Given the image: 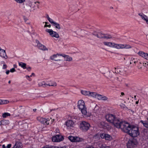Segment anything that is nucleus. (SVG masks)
<instances>
[{
	"instance_id": "obj_53",
	"label": "nucleus",
	"mask_w": 148,
	"mask_h": 148,
	"mask_svg": "<svg viewBox=\"0 0 148 148\" xmlns=\"http://www.w3.org/2000/svg\"><path fill=\"white\" fill-rule=\"evenodd\" d=\"M10 72V71H9L8 70H7L6 72V74L7 75H8L9 74Z\"/></svg>"
},
{
	"instance_id": "obj_33",
	"label": "nucleus",
	"mask_w": 148,
	"mask_h": 148,
	"mask_svg": "<svg viewBox=\"0 0 148 148\" xmlns=\"http://www.w3.org/2000/svg\"><path fill=\"white\" fill-rule=\"evenodd\" d=\"M90 95L91 96L94 97H95L96 95L97 94V93L96 92H90Z\"/></svg>"
},
{
	"instance_id": "obj_38",
	"label": "nucleus",
	"mask_w": 148,
	"mask_h": 148,
	"mask_svg": "<svg viewBox=\"0 0 148 148\" xmlns=\"http://www.w3.org/2000/svg\"><path fill=\"white\" fill-rule=\"evenodd\" d=\"M17 3H22L25 1V0H14Z\"/></svg>"
},
{
	"instance_id": "obj_63",
	"label": "nucleus",
	"mask_w": 148,
	"mask_h": 148,
	"mask_svg": "<svg viewBox=\"0 0 148 148\" xmlns=\"http://www.w3.org/2000/svg\"><path fill=\"white\" fill-rule=\"evenodd\" d=\"M30 77V76H29V75H26V77H28V78H29V77Z\"/></svg>"
},
{
	"instance_id": "obj_25",
	"label": "nucleus",
	"mask_w": 148,
	"mask_h": 148,
	"mask_svg": "<svg viewBox=\"0 0 148 148\" xmlns=\"http://www.w3.org/2000/svg\"><path fill=\"white\" fill-rule=\"evenodd\" d=\"M104 34H102L101 32H99L98 33L97 37L100 39L104 38Z\"/></svg>"
},
{
	"instance_id": "obj_12",
	"label": "nucleus",
	"mask_w": 148,
	"mask_h": 148,
	"mask_svg": "<svg viewBox=\"0 0 148 148\" xmlns=\"http://www.w3.org/2000/svg\"><path fill=\"white\" fill-rule=\"evenodd\" d=\"M63 56L62 54H59L58 53H57L56 54H54L52 56H50V59L51 60H54L56 61H60L61 60L60 59H56V58H57V56Z\"/></svg>"
},
{
	"instance_id": "obj_10",
	"label": "nucleus",
	"mask_w": 148,
	"mask_h": 148,
	"mask_svg": "<svg viewBox=\"0 0 148 148\" xmlns=\"http://www.w3.org/2000/svg\"><path fill=\"white\" fill-rule=\"evenodd\" d=\"M138 54L144 59L148 60V53L140 51L138 53Z\"/></svg>"
},
{
	"instance_id": "obj_15",
	"label": "nucleus",
	"mask_w": 148,
	"mask_h": 148,
	"mask_svg": "<svg viewBox=\"0 0 148 148\" xmlns=\"http://www.w3.org/2000/svg\"><path fill=\"white\" fill-rule=\"evenodd\" d=\"M74 122L71 120H69L65 122V125L68 127H72L74 124Z\"/></svg>"
},
{
	"instance_id": "obj_2",
	"label": "nucleus",
	"mask_w": 148,
	"mask_h": 148,
	"mask_svg": "<svg viewBox=\"0 0 148 148\" xmlns=\"http://www.w3.org/2000/svg\"><path fill=\"white\" fill-rule=\"evenodd\" d=\"M103 43L105 45L111 47L119 49H129L131 48L132 47L129 45L118 44L113 42H104Z\"/></svg>"
},
{
	"instance_id": "obj_46",
	"label": "nucleus",
	"mask_w": 148,
	"mask_h": 148,
	"mask_svg": "<svg viewBox=\"0 0 148 148\" xmlns=\"http://www.w3.org/2000/svg\"><path fill=\"white\" fill-rule=\"evenodd\" d=\"M7 66L5 64H3V69H6L7 68Z\"/></svg>"
},
{
	"instance_id": "obj_54",
	"label": "nucleus",
	"mask_w": 148,
	"mask_h": 148,
	"mask_svg": "<svg viewBox=\"0 0 148 148\" xmlns=\"http://www.w3.org/2000/svg\"><path fill=\"white\" fill-rule=\"evenodd\" d=\"M143 14V13H142V14L141 13H139L138 14V15L139 16H141V17L142 16Z\"/></svg>"
},
{
	"instance_id": "obj_37",
	"label": "nucleus",
	"mask_w": 148,
	"mask_h": 148,
	"mask_svg": "<svg viewBox=\"0 0 148 148\" xmlns=\"http://www.w3.org/2000/svg\"><path fill=\"white\" fill-rule=\"evenodd\" d=\"M101 96H102V95L98 94H97L95 98H97L99 100H101Z\"/></svg>"
},
{
	"instance_id": "obj_27",
	"label": "nucleus",
	"mask_w": 148,
	"mask_h": 148,
	"mask_svg": "<svg viewBox=\"0 0 148 148\" xmlns=\"http://www.w3.org/2000/svg\"><path fill=\"white\" fill-rule=\"evenodd\" d=\"M52 25L55 26L56 28L59 29H61V27H60V24L59 23L55 22H54V23Z\"/></svg>"
},
{
	"instance_id": "obj_52",
	"label": "nucleus",
	"mask_w": 148,
	"mask_h": 148,
	"mask_svg": "<svg viewBox=\"0 0 148 148\" xmlns=\"http://www.w3.org/2000/svg\"><path fill=\"white\" fill-rule=\"evenodd\" d=\"M47 125L49 124V123L48 122L49 121H50L49 119V118H47Z\"/></svg>"
},
{
	"instance_id": "obj_26",
	"label": "nucleus",
	"mask_w": 148,
	"mask_h": 148,
	"mask_svg": "<svg viewBox=\"0 0 148 148\" xmlns=\"http://www.w3.org/2000/svg\"><path fill=\"white\" fill-rule=\"evenodd\" d=\"M83 140V139L80 138L78 137H75V142H79L82 141Z\"/></svg>"
},
{
	"instance_id": "obj_50",
	"label": "nucleus",
	"mask_w": 148,
	"mask_h": 148,
	"mask_svg": "<svg viewBox=\"0 0 148 148\" xmlns=\"http://www.w3.org/2000/svg\"><path fill=\"white\" fill-rule=\"evenodd\" d=\"M55 132L56 133H59L60 132V131L58 129H56V130H55Z\"/></svg>"
},
{
	"instance_id": "obj_48",
	"label": "nucleus",
	"mask_w": 148,
	"mask_h": 148,
	"mask_svg": "<svg viewBox=\"0 0 148 148\" xmlns=\"http://www.w3.org/2000/svg\"><path fill=\"white\" fill-rule=\"evenodd\" d=\"M51 27V25L49 23L47 22V27Z\"/></svg>"
},
{
	"instance_id": "obj_55",
	"label": "nucleus",
	"mask_w": 148,
	"mask_h": 148,
	"mask_svg": "<svg viewBox=\"0 0 148 148\" xmlns=\"http://www.w3.org/2000/svg\"><path fill=\"white\" fill-rule=\"evenodd\" d=\"M2 148H6V147H5L4 145H2Z\"/></svg>"
},
{
	"instance_id": "obj_35",
	"label": "nucleus",
	"mask_w": 148,
	"mask_h": 148,
	"mask_svg": "<svg viewBox=\"0 0 148 148\" xmlns=\"http://www.w3.org/2000/svg\"><path fill=\"white\" fill-rule=\"evenodd\" d=\"M18 112L21 114H22L25 112V110L24 108H21L18 110Z\"/></svg>"
},
{
	"instance_id": "obj_40",
	"label": "nucleus",
	"mask_w": 148,
	"mask_h": 148,
	"mask_svg": "<svg viewBox=\"0 0 148 148\" xmlns=\"http://www.w3.org/2000/svg\"><path fill=\"white\" fill-rule=\"evenodd\" d=\"M16 70L14 68H12L10 70V72L11 73H13L16 71Z\"/></svg>"
},
{
	"instance_id": "obj_34",
	"label": "nucleus",
	"mask_w": 148,
	"mask_h": 148,
	"mask_svg": "<svg viewBox=\"0 0 148 148\" xmlns=\"http://www.w3.org/2000/svg\"><path fill=\"white\" fill-rule=\"evenodd\" d=\"M122 70L121 69H116L115 68V72L116 73H121Z\"/></svg>"
},
{
	"instance_id": "obj_39",
	"label": "nucleus",
	"mask_w": 148,
	"mask_h": 148,
	"mask_svg": "<svg viewBox=\"0 0 148 148\" xmlns=\"http://www.w3.org/2000/svg\"><path fill=\"white\" fill-rule=\"evenodd\" d=\"M101 99L103 100H106L108 99V98L106 96L102 95V96L101 97Z\"/></svg>"
},
{
	"instance_id": "obj_51",
	"label": "nucleus",
	"mask_w": 148,
	"mask_h": 148,
	"mask_svg": "<svg viewBox=\"0 0 148 148\" xmlns=\"http://www.w3.org/2000/svg\"><path fill=\"white\" fill-rule=\"evenodd\" d=\"M148 62H147V64L146 63H144V62L143 63V66H146V64H147V65H148Z\"/></svg>"
},
{
	"instance_id": "obj_47",
	"label": "nucleus",
	"mask_w": 148,
	"mask_h": 148,
	"mask_svg": "<svg viewBox=\"0 0 148 148\" xmlns=\"http://www.w3.org/2000/svg\"><path fill=\"white\" fill-rule=\"evenodd\" d=\"M12 146V145L10 144L8 145L6 147V148H10Z\"/></svg>"
},
{
	"instance_id": "obj_23",
	"label": "nucleus",
	"mask_w": 148,
	"mask_h": 148,
	"mask_svg": "<svg viewBox=\"0 0 148 148\" xmlns=\"http://www.w3.org/2000/svg\"><path fill=\"white\" fill-rule=\"evenodd\" d=\"M56 82H53L50 81L48 82V83H47V86L48 85L49 86H56Z\"/></svg>"
},
{
	"instance_id": "obj_13",
	"label": "nucleus",
	"mask_w": 148,
	"mask_h": 148,
	"mask_svg": "<svg viewBox=\"0 0 148 148\" xmlns=\"http://www.w3.org/2000/svg\"><path fill=\"white\" fill-rule=\"evenodd\" d=\"M108 124L107 123L105 122H102L100 123V127L101 128L106 129L108 128Z\"/></svg>"
},
{
	"instance_id": "obj_17",
	"label": "nucleus",
	"mask_w": 148,
	"mask_h": 148,
	"mask_svg": "<svg viewBox=\"0 0 148 148\" xmlns=\"http://www.w3.org/2000/svg\"><path fill=\"white\" fill-rule=\"evenodd\" d=\"M9 123V121L8 120H3L0 121V125H8Z\"/></svg>"
},
{
	"instance_id": "obj_43",
	"label": "nucleus",
	"mask_w": 148,
	"mask_h": 148,
	"mask_svg": "<svg viewBox=\"0 0 148 148\" xmlns=\"http://www.w3.org/2000/svg\"><path fill=\"white\" fill-rule=\"evenodd\" d=\"M26 69H27V70L29 71H30L31 70V67H26Z\"/></svg>"
},
{
	"instance_id": "obj_21",
	"label": "nucleus",
	"mask_w": 148,
	"mask_h": 148,
	"mask_svg": "<svg viewBox=\"0 0 148 148\" xmlns=\"http://www.w3.org/2000/svg\"><path fill=\"white\" fill-rule=\"evenodd\" d=\"M140 122L143 124L144 126L146 128H148V121H144L143 120H141Z\"/></svg>"
},
{
	"instance_id": "obj_1",
	"label": "nucleus",
	"mask_w": 148,
	"mask_h": 148,
	"mask_svg": "<svg viewBox=\"0 0 148 148\" xmlns=\"http://www.w3.org/2000/svg\"><path fill=\"white\" fill-rule=\"evenodd\" d=\"M106 121L118 129H121L122 132L126 133L131 137L137 138L140 135L139 127L138 125L131 124L112 114H108L105 116Z\"/></svg>"
},
{
	"instance_id": "obj_9",
	"label": "nucleus",
	"mask_w": 148,
	"mask_h": 148,
	"mask_svg": "<svg viewBox=\"0 0 148 148\" xmlns=\"http://www.w3.org/2000/svg\"><path fill=\"white\" fill-rule=\"evenodd\" d=\"M36 42L37 44V47L39 49L42 50H45L46 49V47L40 43L38 40H36Z\"/></svg>"
},
{
	"instance_id": "obj_16",
	"label": "nucleus",
	"mask_w": 148,
	"mask_h": 148,
	"mask_svg": "<svg viewBox=\"0 0 148 148\" xmlns=\"http://www.w3.org/2000/svg\"><path fill=\"white\" fill-rule=\"evenodd\" d=\"M37 120L43 124L46 123V119L45 118L38 117L37 118Z\"/></svg>"
},
{
	"instance_id": "obj_41",
	"label": "nucleus",
	"mask_w": 148,
	"mask_h": 148,
	"mask_svg": "<svg viewBox=\"0 0 148 148\" xmlns=\"http://www.w3.org/2000/svg\"><path fill=\"white\" fill-rule=\"evenodd\" d=\"M97 34H98V33H97V32L95 31L94 32L92 33V34L93 35L95 36H96V37H97Z\"/></svg>"
},
{
	"instance_id": "obj_19",
	"label": "nucleus",
	"mask_w": 148,
	"mask_h": 148,
	"mask_svg": "<svg viewBox=\"0 0 148 148\" xmlns=\"http://www.w3.org/2000/svg\"><path fill=\"white\" fill-rule=\"evenodd\" d=\"M62 56L63 57L66 58V61H71L72 60V58L68 55H64Z\"/></svg>"
},
{
	"instance_id": "obj_22",
	"label": "nucleus",
	"mask_w": 148,
	"mask_h": 148,
	"mask_svg": "<svg viewBox=\"0 0 148 148\" xmlns=\"http://www.w3.org/2000/svg\"><path fill=\"white\" fill-rule=\"evenodd\" d=\"M79 110L81 111L82 114L84 115H86L87 114V112L86 106L84 108L80 109Z\"/></svg>"
},
{
	"instance_id": "obj_36",
	"label": "nucleus",
	"mask_w": 148,
	"mask_h": 148,
	"mask_svg": "<svg viewBox=\"0 0 148 148\" xmlns=\"http://www.w3.org/2000/svg\"><path fill=\"white\" fill-rule=\"evenodd\" d=\"M142 19L145 21L148 18L147 16L143 14L142 16L141 17Z\"/></svg>"
},
{
	"instance_id": "obj_60",
	"label": "nucleus",
	"mask_w": 148,
	"mask_h": 148,
	"mask_svg": "<svg viewBox=\"0 0 148 148\" xmlns=\"http://www.w3.org/2000/svg\"><path fill=\"white\" fill-rule=\"evenodd\" d=\"M55 109H50V111L49 112H51V111H52V110H54Z\"/></svg>"
},
{
	"instance_id": "obj_45",
	"label": "nucleus",
	"mask_w": 148,
	"mask_h": 148,
	"mask_svg": "<svg viewBox=\"0 0 148 148\" xmlns=\"http://www.w3.org/2000/svg\"><path fill=\"white\" fill-rule=\"evenodd\" d=\"M34 3L36 4V5L37 6L38 8H39V2H35Z\"/></svg>"
},
{
	"instance_id": "obj_58",
	"label": "nucleus",
	"mask_w": 148,
	"mask_h": 148,
	"mask_svg": "<svg viewBox=\"0 0 148 148\" xmlns=\"http://www.w3.org/2000/svg\"><path fill=\"white\" fill-rule=\"evenodd\" d=\"M121 94L122 96H123L125 95L124 93L123 92H121Z\"/></svg>"
},
{
	"instance_id": "obj_56",
	"label": "nucleus",
	"mask_w": 148,
	"mask_h": 148,
	"mask_svg": "<svg viewBox=\"0 0 148 148\" xmlns=\"http://www.w3.org/2000/svg\"><path fill=\"white\" fill-rule=\"evenodd\" d=\"M44 23H45V25H44V27H46V22H43V23L44 24Z\"/></svg>"
},
{
	"instance_id": "obj_5",
	"label": "nucleus",
	"mask_w": 148,
	"mask_h": 148,
	"mask_svg": "<svg viewBox=\"0 0 148 148\" xmlns=\"http://www.w3.org/2000/svg\"><path fill=\"white\" fill-rule=\"evenodd\" d=\"M98 136H99V138L100 137L101 139H104L106 140L110 141L112 139V138L111 135L105 133H101L99 135L97 134H96L95 137Z\"/></svg>"
},
{
	"instance_id": "obj_28",
	"label": "nucleus",
	"mask_w": 148,
	"mask_h": 148,
	"mask_svg": "<svg viewBox=\"0 0 148 148\" xmlns=\"http://www.w3.org/2000/svg\"><path fill=\"white\" fill-rule=\"evenodd\" d=\"M47 148H66L65 146L59 147H56L54 146H49V145H47Z\"/></svg>"
},
{
	"instance_id": "obj_7",
	"label": "nucleus",
	"mask_w": 148,
	"mask_h": 148,
	"mask_svg": "<svg viewBox=\"0 0 148 148\" xmlns=\"http://www.w3.org/2000/svg\"><path fill=\"white\" fill-rule=\"evenodd\" d=\"M47 32L49 33V35L52 37L57 38H59L60 36L56 32L53 31L51 29H47Z\"/></svg>"
},
{
	"instance_id": "obj_31",
	"label": "nucleus",
	"mask_w": 148,
	"mask_h": 148,
	"mask_svg": "<svg viewBox=\"0 0 148 148\" xmlns=\"http://www.w3.org/2000/svg\"><path fill=\"white\" fill-rule=\"evenodd\" d=\"M38 85L39 86L45 87L46 86V83L44 82H42L38 83Z\"/></svg>"
},
{
	"instance_id": "obj_18",
	"label": "nucleus",
	"mask_w": 148,
	"mask_h": 148,
	"mask_svg": "<svg viewBox=\"0 0 148 148\" xmlns=\"http://www.w3.org/2000/svg\"><path fill=\"white\" fill-rule=\"evenodd\" d=\"M81 93L84 95H90V92L88 91L82 90L81 91Z\"/></svg>"
},
{
	"instance_id": "obj_20",
	"label": "nucleus",
	"mask_w": 148,
	"mask_h": 148,
	"mask_svg": "<svg viewBox=\"0 0 148 148\" xmlns=\"http://www.w3.org/2000/svg\"><path fill=\"white\" fill-rule=\"evenodd\" d=\"M19 65L23 69H25L26 68V64L25 63L23 62H20L18 63Z\"/></svg>"
},
{
	"instance_id": "obj_61",
	"label": "nucleus",
	"mask_w": 148,
	"mask_h": 148,
	"mask_svg": "<svg viewBox=\"0 0 148 148\" xmlns=\"http://www.w3.org/2000/svg\"><path fill=\"white\" fill-rule=\"evenodd\" d=\"M33 110V111L35 112H36V109H34Z\"/></svg>"
},
{
	"instance_id": "obj_64",
	"label": "nucleus",
	"mask_w": 148,
	"mask_h": 148,
	"mask_svg": "<svg viewBox=\"0 0 148 148\" xmlns=\"http://www.w3.org/2000/svg\"><path fill=\"white\" fill-rule=\"evenodd\" d=\"M136 95H135L134 96V98L136 100Z\"/></svg>"
},
{
	"instance_id": "obj_44",
	"label": "nucleus",
	"mask_w": 148,
	"mask_h": 148,
	"mask_svg": "<svg viewBox=\"0 0 148 148\" xmlns=\"http://www.w3.org/2000/svg\"><path fill=\"white\" fill-rule=\"evenodd\" d=\"M101 148H110V146H102Z\"/></svg>"
},
{
	"instance_id": "obj_32",
	"label": "nucleus",
	"mask_w": 148,
	"mask_h": 148,
	"mask_svg": "<svg viewBox=\"0 0 148 148\" xmlns=\"http://www.w3.org/2000/svg\"><path fill=\"white\" fill-rule=\"evenodd\" d=\"M10 113L5 112L3 114L2 116L4 118H5L8 116H10Z\"/></svg>"
},
{
	"instance_id": "obj_49",
	"label": "nucleus",
	"mask_w": 148,
	"mask_h": 148,
	"mask_svg": "<svg viewBox=\"0 0 148 148\" xmlns=\"http://www.w3.org/2000/svg\"><path fill=\"white\" fill-rule=\"evenodd\" d=\"M4 103H5L3 102V101L0 99V105Z\"/></svg>"
},
{
	"instance_id": "obj_29",
	"label": "nucleus",
	"mask_w": 148,
	"mask_h": 148,
	"mask_svg": "<svg viewBox=\"0 0 148 148\" xmlns=\"http://www.w3.org/2000/svg\"><path fill=\"white\" fill-rule=\"evenodd\" d=\"M47 19L52 25H53L55 22L49 17V15L47 14Z\"/></svg>"
},
{
	"instance_id": "obj_3",
	"label": "nucleus",
	"mask_w": 148,
	"mask_h": 148,
	"mask_svg": "<svg viewBox=\"0 0 148 148\" xmlns=\"http://www.w3.org/2000/svg\"><path fill=\"white\" fill-rule=\"evenodd\" d=\"M138 144L137 139L136 137H131L129 139L126 144L127 148H134Z\"/></svg>"
},
{
	"instance_id": "obj_14",
	"label": "nucleus",
	"mask_w": 148,
	"mask_h": 148,
	"mask_svg": "<svg viewBox=\"0 0 148 148\" xmlns=\"http://www.w3.org/2000/svg\"><path fill=\"white\" fill-rule=\"evenodd\" d=\"M23 145L21 142L19 141L16 142L12 148H22Z\"/></svg>"
},
{
	"instance_id": "obj_11",
	"label": "nucleus",
	"mask_w": 148,
	"mask_h": 148,
	"mask_svg": "<svg viewBox=\"0 0 148 148\" xmlns=\"http://www.w3.org/2000/svg\"><path fill=\"white\" fill-rule=\"evenodd\" d=\"M0 56L5 59L8 58L5 50L1 48H0Z\"/></svg>"
},
{
	"instance_id": "obj_57",
	"label": "nucleus",
	"mask_w": 148,
	"mask_h": 148,
	"mask_svg": "<svg viewBox=\"0 0 148 148\" xmlns=\"http://www.w3.org/2000/svg\"><path fill=\"white\" fill-rule=\"evenodd\" d=\"M146 23L148 25V18L145 21Z\"/></svg>"
},
{
	"instance_id": "obj_42",
	"label": "nucleus",
	"mask_w": 148,
	"mask_h": 148,
	"mask_svg": "<svg viewBox=\"0 0 148 148\" xmlns=\"http://www.w3.org/2000/svg\"><path fill=\"white\" fill-rule=\"evenodd\" d=\"M85 148H97V147H95L92 146H90L88 145V146H87Z\"/></svg>"
},
{
	"instance_id": "obj_8",
	"label": "nucleus",
	"mask_w": 148,
	"mask_h": 148,
	"mask_svg": "<svg viewBox=\"0 0 148 148\" xmlns=\"http://www.w3.org/2000/svg\"><path fill=\"white\" fill-rule=\"evenodd\" d=\"M84 101L82 100H79L77 103V107L79 110L86 107Z\"/></svg>"
},
{
	"instance_id": "obj_30",
	"label": "nucleus",
	"mask_w": 148,
	"mask_h": 148,
	"mask_svg": "<svg viewBox=\"0 0 148 148\" xmlns=\"http://www.w3.org/2000/svg\"><path fill=\"white\" fill-rule=\"evenodd\" d=\"M68 138L71 142H75V137L70 136L68 137Z\"/></svg>"
},
{
	"instance_id": "obj_59",
	"label": "nucleus",
	"mask_w": 148,
	"mask_h": 148,
	"mask_svg": "<svg viewBox=\"0 0 148 148\" xmlns=\"http://www.w3.org/2000/svg\"><path fill=\"white\" fill-rule=\"evenodd\" d=\"M35 75V74L34 73H32V75L30 76V77H32V75Z\"/></svg>"
},
{
	"instance_id": "obj_4",
	"label": "nucleus",
	"mask_w": 148,
	"mask_h": 148,
	"mask_svg": "<svg viewBox=\"0 0 148 148\" xmlns=\"http://www.w3.org/2000/svg\"><path fill=\"white\" fill-rule=\"evenodd\" d=\"M90 126V124L88 122L85 121H82L79 125V128L83 132H87Z\"/></svg>"
},
{
	"instance_id": "obj_24",
	"label": "nucleus",
	"mask_w": 148,
	"mask_h": 148,
	"mask_svg": "<svg viewBox=\"0 0 148 148\" xmlns=\"http://www.w3.org/2000/svg\"><path fill=\"white\" fill-rule=\"evenodd\" d=\"M104 39H109L112 38V36L108 34H104Z\"/></svg>"
},
{
	"instance_id": "obj_6",
	"label": "nucleus",
	"mask_w": 148,
	"mask_h": 148,
	"mask_svg": "<svg viewBox=\"0 0 148 148\" xmlns=\"http://www.w3.org/2000/svg\"><path fill=\"white\" fill-rule=\"evenodd\" d=\"M64 139V137L60 134H57L51 138V140L53 142H59L63 141Z\"/></svg>"
},
{
	"instance_id": "obj_62",
	"label": "nucleus",
	"mask_w": 148,
	"mask_h": 148,
	"mask_svg": "<svg viewBox=\"0 0 148 148\" xmlns=\"http://www.w3.org/2000/svg\"><path fill=\"white\" fill-rule=\"evenodd\" d=\"M138 101H136V104H138Z\"/></svg>"
}]
</instances>
